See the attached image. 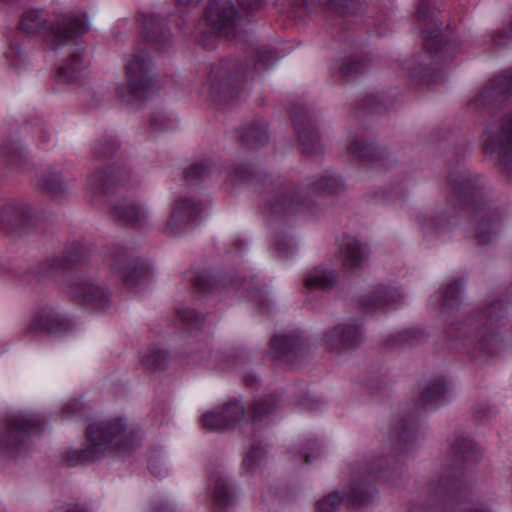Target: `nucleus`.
Masks as SVG:
<instances>
[{
    "label": "nucleus",
    "mask_w": 512,
    "mask_h": 512,
    "mask_svg": "<svg viewBox=\"0 0 512 512\" xmlns=\"http://www.w3.org/2000/svg\"><path fill=\"white\" fill-rule=\"evenodd\" d=\"M233 184L249 183L263 194V212L274 218L289 217L308 210L315 196L335 195L344 191L340 176L325 173L301 185L288 180H272L267 174L252 170L248 164L232 167L227 173Z\"/></svg>",
    "instance_id": "f257e3e1"
},
{
    "label": "nucleus",
    "mask_w": 512,
    "mask_h": 512,
    "mask_svg": "<svg viewBox=\"0 0 512 512\" xmlns=\"http://www.w3.org/2000/svg\"><path fill=\"white\" fill-rule=\"evenodd\" d=\"M418 409L415 405L411 412L402 416L399 424L390 432L395 455L389 459L380 457L375 462H360L352 469L350 484L345 492L348 507L357 509L374 503L378 495L374 481L396 482L403 476L406 468L399 461L398 455L409 452L413 447L418 428Z\"/></svg>",
    "instance_id": "f03ea898"
},
{
    "label": "nucleus",
    "mask_w": 512,
    "mask_h": 512,
    "mask_svg": "<svg viewBox=\"0 0 512 512\" xmlns=\"http://www.w3.org/2000/svg\"><path fill=\"white\" fill-rule=\"evenodd\" d=\"M512 96V68L495 78L473 99L471 105L478 111L493 113L505 107ZM481 145L485 157L512 181V112L489 123L482 132Z\"/></svg>",
    "instance_id": "7ed1b4c3"
},
{
    "label": "nucleus",
    "mask_w": 512,
    "mask_h": 512,
    "mask_svg": "<svg viewBox=\"0 0 512 512\" xmlns=\"http://www.w3.org/2000/svg\"><path fill=\"white\" fill-rule=\"evenodd\" d=\"M85 435V444L66 452L64 460L68 466L94 464L111 453L128 454L141 443L139 429L122 417L94 422L87 426Z\"/></svg>",
    "instance_id": "20e7f679"
},
{
    "label": "nucleus",
    "mask_w": 512,
    "mask_h": 512,
    "mask_svg": "<svg viewBox=\"0 0 512 512\" xmlns=\"http://www.w3.org/2000/svg\"><path fill=\"white\" fill-rule=\"evenodd\" d=\"M448 186L463 208H467L476 222L475 238L479 245L492 242L497 235L496 224L500 211L484 200L485 180L470 169H455L448 174Z\"/></svg>",
    "instance_id": "39448f33"
},
{
    "label": "nucleus",
    "mask_w": 512,
    "mask_h": 512,
    "mask_svg": "<svg viewBox=\"0 0 512 512\" xmlns=\"http://www.w3.org/2000/svg\"><path fill=\"white\" fill-rule=\"evenodd\" d=\"M19 28L26 35L42 34L44 42L52 50L75 44L76 40L89 30L86 14L74 12L58 15L55 20L48 22L41 9L27 10L19 22Z\"/></svg>",
    "instance_id": "423d86ee"
},
{
    "label": "nucleus",
    "mask_w": 512,
    "mask_h": 512,
    "mask_svg": "<svg viewBox=\"0 0 512 512\" xmlns=\"http://www.w3.org/2000/svg\"><path fill=\"white\" fill-rule=\"evenodd\" d=\"M508 320L507 303L492 301L485 308L468 318L459 328L464 335V345L488 355H497L505 348L503 339L495 332Z\"/></svg>",
    "instance_id": "0eeeda50"
},
{
    "label": "nucleus",
    "mask_w": 512,
    "mask_h": 512,
    "mask_svg": "<svg viewBox=\"0 0 512 512\" xmlns=\"http://www.w3.org/2000/svg\"><path fill=\"white\" fill-rule=\"evenodd\" d=\"M462 475L461 468H452L448 475L431 480L425 488L422 503L413 506L410 512H490L467 501V487Z\"/></svg>",
    "instance_id": "6e6552de"
},
{
    "label": "nucleus",
    "mask_w": 512,
    "mask_h": 512,
    "mask_svg": "<svg viewBox=\"0 0 512 512\" xmlns=\"http://www.w3.org/2000/svg\"><path fill=\"white\" fill-rule=\"evenodd\" d=\"M430 0H420L418 5V15L425 25L430 22L434 29L425 28L427 36L424 37L425 53L419 55L421 61L410 71L411 77L421 82L430 84L436 83L440 74L438 72V63L446 61V54L450 44L443 39L440 29L443 23L435 18L429 9Z\"/></svg>",
    "instance_id": "1a4fd4ad"
},
{
    "label": "nucleus",
    "mask_w": 512,
    "mask_h": 512,
    "mask_svg": "<svg viewBox=\"0 0 512 512\" xmlns=\"http://www.w3.org/2000/svg\"><path fill=\"white\" fill-rule=\"evenodd\" d=\"M46 425L43 416L33 412H14L0 420V454L8 455L25 449L33 435Z\"/></svg>",
    "instance_id": "9d476101"
},
{
    "label": "nucleus",
    "mask_w": 512,
    "mask_h": 512,
    "mask_svg": "<svg viewBox=\"0 0 512 512\" xmlns=\"http://www.w3.org/2000/svg\"><path fill=\"white\" fill-rule=\"evenodd\" d=\"M126 80V86L118 88V95L123 101L140 102L152 94L155 80L151 73V58L147 52L141 51L128 61Z\"/></svg>",
    "instance_id": "9b49d317"
},
{
    "label": "nucleus",
    "mask_w": 512,
    "mask_h": 512,
    "mask_svg": "<svg viewBox=\"0 0 512 512\" xmlns=\"http://www.w3.org/2000/svg\"><path fill=\"white\" fill-rule=\"evenodd\" d=\"M247 66L236 60H224L213 66L210 73V94L218 102H226L239 93L246 79Z\"/></svg>",
    "instance_id": "f8f14e48"
},
{
    "label": "nucleus",
    "mask_w": 512,
    "mask_h": 512,
    "mask_svg": "<svg viewBox=\"0 0 512 512\" xmlns=\"http://www.w3.org/2000/svg\"><path fill=\"white\" fill-rule=\"evenodd\" d=\"M90 249L81 242L72 243L66 248L62 256H56L39 263L32 275L38 281L55 278L59 273L66 272L78 264L84 263L89 257Z\"/></svg>",
    "instance_id": "ddd939ff"
},
{
    "label": "nucleus",
    "mask_w": 512,
    "mask_h": 512,
    "mask_svg": "<svg viewBox=\"0 0 512 512\" xmlns=\"http://www.w3.org/2000/svg\"><path fill=\"white\" fill-rule=\"evenodd\" d=\"M105 261L118 273L125 286L132 288L148 275V268L137 258L132 257L122 246H109Z\"/></svg>",
    "instance_id": "4468645a"
},
{
    "label": "nucleus",
    "mask_w": 512,
    "mask_h": 512,
    "mask_svg": "<svg viewBox=\"0 0 512 512\" xmlns=\"http://www.w3.org/2000/svg\"><path fill=\"white\" fill-rule=\"evenodd\" d=\"M205 19L211 33L233 38L240 16L232 0H209Z\"/></svg>",
    "instance_id": "2eb2a0df"
},
{
    "label": "nucleus",
    "mask_w": 512,
    "mask_h": 512,
    "mask_svg": "<svg viewBox=\"0 0 512 512\" xmlns=\"http://www.w3.org/2000/svg\"><path fill=\"white\" fill-rule=\"evenodd\" d=\"M305 353L306 342L299 331L275 334L271 339L269 355L273 361L295 365Z\"/></svg>",
    "instance_id": "dca6fc26"
},
{
    "label": "nucleus",
    "mask_w": 512,
    "mask_h": 512,
    "mask_svg": "<svg viewBox=\"0 0 512 512\" xmlns=\"http://www.w3.org/2000/svg\"><path fill=\"white\" fill-rule=\"evenodd\" d=\"M204 209L201 201L194 197L179 198L174 204L164 232L171 236L181 235L197 224Z\"/></svg>",
    "instance_id": "f3484780"
},
{
    "label": "nucleus",
    "mask_w": 512,
    "mask_h": 512,
    "mask_svg": "<svg viewBox=\"0 0 512 512\" xmlns=\"http://www.w3.org/2000/svg\"><path fill=\"white\" fill-rule=\"evenodd\" d=\"M69 293L87 308L95 311L102 312L111 306L109 291L104 286L94 283L90 278L72 277L69 283Z\"/></svg>",
    "instance_id": "a211bd4d"
},
{
    "label": "nucleus",
    "mask_w": 512,
    "mask_h": 512,
    "mask_svg": "<svg viewBox=\"0 0 512 512\" xmlns=\"http://www.w3.org/2000/svg\"><path fill=\"white\" fill-rule=\"evenodd\" d=\"M323 340L332 349H356L365 340L364 326L357 319H348L325 331Z\"/></svg>",
    "instance_id": "6ab92c4d"
},
{
    "label": "nucleus",
    "mask_w": 512,
    "mask_h": 512,
    "mask_svg": "<svg viewBox=\"0 0 512 512\" xmlns=\"http://www.w3.org/2000/svg\"><path fill=\"white\" fill-rule=\"evenodd\" d=\"M302 147L303 154L314 156L323 153V146L317 128L312 122L309 111L299 106H293L290 111Z\"/></svg>",
    "instance_id": "aec40b11"
},
{
    "label": "nucleus",
    "mask_w": 512,
    "mask_h": 512,
    "mask_svg": "<svg viewBox=\"0 0 512 512\" xmlns=\"http://www.w3.org/2000/svg\"><path fill=\"white\" fill-rule=\"evenodd\" d=\"M245 415V407L239 400L226 402L223 406L208 411L201 417L202 426L210 432H223L233 429Z\"/></svg>",
    "instance_id": "412c9836"
},
{
    "label": "nucleus",
    "mask_w": 512,
    "mask_h": 512,
    "mask_svg": "<svg viewBox=\"0 0 512 512\" xmlns=\"http://www.w3.org/2000/svg\"><path fill=\"white\" fill-rule=\"evenodd\" d=\"M72 329V321L52 307L43 308L27 327L28 332L44 331L50 335H62Z\"/></svg>",
    "instance_id": "4be33fe9"
},
{
    "label": "nucleus",
    "mask_w": 512,
    "mask_h": 512,
    "mask_svg": "<svg viewBox=\"0 0 512 512\" xmlns=\"http://www.w3.org/2000/svg\"><path fill=\"white\" fill-rule=\"evenodd\" d=\"M347 152L363 164L379 165L386 168L395 162L391 153L385 148L366 143L358 138H354L347 146Z\"/></svg>",
    "instance_id": "5701e85b"
},
{
    "label": "nucleus",
    "mask_w": 512,
    "mask_h": 512,
    "mask_svg": "<svg viewBox=\"0 0 512 512\" xmlns=\"http://www.w3.org/2000/svg\"><path fill=\"white\" fill-rule=\"evenodd\" d=\"M31 225L32 214L27 204L9 203L0 211V227L7 233L15 230L26 231Z\"/></svg>",
    "instance_id": "b1692460"
},
{
    "label": "nucleus",
    "mask_w": 512,
    "mask_h": 512,
    "mask_svg": "<svg viewBox=\"0 0 512 512\" xmlns=\"http://www.w3.org/2000/svg\"><path fill=\"white\" fill-rule=\"evenodd\" d=\"M455 213L454 206H450L448 210L437 209L431 216L420 213L417 216V222L425 235L444 233L458 224Z\"/></svg>",
    "instance_id": "393cba45"
},
{
    "label": "nucleus",
    "mask_w": 512,
    "mask_h": 512,
    "mask_svg": "<svg viewBox=\"0 0 512 512\" xmlns=\"http://www.w3.org/2000/svg\"><path fill=\"white\" fill-rule=\"evenodd\" d=\"M88 63L84 59V49L77 47L70 57L60 64L56 71L55 80L58 83H80Z\"/></svg>",
    "instance_id": "a878e982"
},
{
    "label": "nucleus",
    "mask_w": 512,
    "mask_h": 512,
    "mask_svg": "<svg viewBox=\"0 0 512 512\" xmlns=\"http://www.w3.org/2000/svg\"><path fill=\"white\" fill-rule=\"evenodd\" d=\"M342 266L346 271H354L362 267L368 253L366 247L357 237L344 236L339 244Z\"/></svg>",
    "instance_id": "bb28decb"
},
{
    "label": "nucleus",
    "mask_w": 512,
    "mask_h": 512,
    "mask_svg": "<svg viewBox=\"0 0 512 512\" xmlns=\"http://www.w3.org/2000/svg\"><path fill=\"white\" fill-rule=\"evenodd\" d=\"M143 29L141 31L144 39L154 45L163 46L171 38L167 26V19L155 13L143 15Z\"/></svg>",
    "instance_id": "cd10ccee"
},
{
    "label": "nucleus",
    "mask_w": 512,
    "mask_h": 512,
    "mask_svg": "<svg viewBox=\"0 0 512 512\" xmlns=\"http://www.w3.org/2000/svg\"><path fill=\"white\" fill-rule=\"evenodd\" d=\"M112 216L115 221L121 224L137 226L145 222L147 212L138 202L123 199L113 206Z\"/></svg>",
    "instance_id": "c85d7f7f"
},
{
    "label": "nucleus",
    "mask_w": 512,
    "mask_h": 512,
    "mask_svg": "<svg viewBox=\"0 0 512 512\" xmlns=\"http://www.w3.org/2000/svg\"><path fill=\"white\" fill-rule=\"evenodd\" d=\"M400 298L397 290L380 286L371 294L364 295L360 299V305L364 312L372 313L376 310L385 308L395 303Z\"/></svg>",
    "instance_id": "c756f323"
},
{
    "label": "nucleus",
    "mask_w": 512,
    "mask_h": 512,
    "mask_svg": "<svg viewBox=\"0 0 512 512\" xmlns=\"http://www.w3.org/2000/svg\"><path fill=\"white\" fill-rule=\"evenodd\" d=\"M243 144L250 149H258L269 141L267 122L261 118L252 120L239 131Z\"/></svg>",
    "instance_id": "7c9ffc66"
},
{
    "label": "nucleus",
    "mask_w": 512,
    "mask_h": 512,
    "mask_svg": "<svg viewBox=\"0 0 512 512\" xmlns=\"http://www.w3.org/2000/svg\"><path fill=\"white\" fill-rule=\"evenodd\" d=\"M448 387L444 379L435 378L421 389V405L437 408L448 401Z\"/></svg>",
    "instance_id": "2f4dec72"
},
{
    "label": "nucleus",
    "mask_w": 512,
    "mask_h": 512,
    "mask_svg": "<svg viewBox=\"0 0 512 512\" xmlns=\"http://www.w3.org/2000/svg\"><path fill=\"white\" fill-rule=\"evenodd\" d=\"M337 282V274L332 269L317 266L304 277L305 287L310 290H330Z\"/></svg>",
    "instance_id": "473e14b6"
},
{
    "label": "nucleus",
    "mask_w": 512,
    "mask_h": 512,
    "mask_svg": "<svg viewBox=\"0 0 512 512\" xmlns=\"http://www.w3.org/2000/svg\"><path fill=\"white\" fill-rule=\"evenodd\" d=\"M36 184L40 190L52 196H61L68 190L61 172L53 168L41 172L37 176Z\"/></svg>",
    "instance_id": "72a5a7b5"
},
{
    "label": "nucleus",
    "mask_w": 512,
    "mask_h": 512,
    "mask_svg": "<svg viewBox=\"0 0 512 512\" xmlns=\"http://www.w3.org/2000/svg\"><path fill=\"white\" fill-rule=\"evenodd\" d=\"M452 452L456 460L475 464L480 461L482 454L477 445L467 436L457 434L452 443Z\"/></svg>",
    "instance_id": "f704fd0d"
},
{
    "label": "nucleus",
    "mask_w": 512,
    "mask_h": 512,
    "mask_svg": "<svg viewBox=\"0 0 512 512\" xmlns=\"http://www.w3.org/2000/svg\"><path fill=\"white\" fill-rule=\"evenodd\" d=\"M191 281L193 287L200 293H212L220 286L228 288L238 284L234 278L228 280L225 277H216L210 272L197 273L191 278Z\"/></svg>",
    "instance_id": "c9c22d12"
},
{
    "label": "nucleus",
    "mask_w": 512,
    "mask_h": 512,
    "mask_svg": "<svg viewBox=\"0 0 512 512\" xmlns=\"http://www.w3.org/2000/svg\"><path fill=\"white\" fill-rule=\"evenodd\" d=\"M121 182L118 174L110 168L94 172L88 179V186L95 194H107Z\"/></svg>",
    "instance_id": "e433bc0d"
},
{
    "label": "nucleus",
    "mask_w": 512,
    "mask_h": 512,
    "mask_svg": "<svg viewBox=\"0 0 512 512\" xmlns=\"http://www.w3.org/2000/svg\"><path fill=\"white\" fill-rule=\"evenodd\" d=\"M235 498V491L233 485L227 477L216 475L215 484L213 489L214 503L220 507L225 508L233 504Z\"/></svg>",
    "instance_id": "4c0bfd02"
},
{
    "label": "nucleus",
    "mask_w": 512,
    "mask_h": 512,
    "mask_svg": "<svg viewBox=\"0 0 512 512\" xmlns=\"http://www.w3.org/2000/svg\"><path fill=\"white\" fill-rule=\"evenodd\" d=\"M169 354L156 346L149 348L141 357L142 363L153 372L164 371L167 368Z\"/></svg>",
    "instance_id": "58836bf2"
},
{
    "label": "nucleus",
    "mask_w": 512,
    "mask_h": 512,
    "mask_svg": "<svg viewBox=\"0 0 512 512\" xmlns=\"http://www.w3.org/2000/svg\"><path fill=\"white\" fill-rule=\"evenodd\" d=\"M424 339L425 335L420 329H409L389 336L385 341V345L387 347H405L419 343Z\"/></svg>",
    "instance_id": "ea45409f"
},
{
    "label": "nucleus",
    "mask_w": 512,
    "mask_h": 512,
    "mask_svg": "<svg viewBox=\"0 0 512 512\" xmlns=\"http://www.w3.org/2000/svg\"><path fill=\"white\" fill-rule=\"evenodd\" d=\"M279 400L274 395H266L254 401L251 406L253 421H262L278 408Z\"/></svg>",
    "instance_id": "a19ab883"
},
{
    "label": "nucleus",
    "mask_w": 512,
    "mask_h": 512,
    "mask_svg": "<svg viewBox=\"0 0 512 512\" xmlns=\"http://www.w3.org/2000/svg\"><path fill=\"white\" fill-rule=\"evenodd\" d=\"M0 157L9 166L20 167L25 161L23 148L12 141L0 145Z\"/></svg>",
    "instance_id": "79ce46f5"
},
{
    "label": "nucleus",
    "mask_w": 512,
    "mask_h": 512,
    "mask_svg": "<svg viewBox=\"0 0 512 512\" xmlns=\"http://www.w3.org/2000/svg\"><path fill=\"white\" fill-rule=\"evenodd\" d=\"M212 172V164L210 160H204L198 163H195L188 168H186L184 172L185 180L188 183L197 182L203 180Z\"/></svg>",
    "instance_id": "37998d69"
},
{
    "label": "nucleus",
    "mask_w": 512,
    "mask_h": 512,
    "mask_svg": "<svg viewBox=\"0 0 512 512\" xmlns=\"http://www.w3.org/2000/svg\"><path fill=\"white\" fill-rule=\"evenodd\" d=\"M344 503V497L333 491L316 502V512H338Z\"/></svg>",
    "instance_id": "c03bdc74"
},
{
    "label": "nucleus",
    "mask_w": 512,
    "mask_h": 512,
    "mask_svg": "<svg viewBox=\"0 0 512 512\" xmlns=\"http://www.w3.org/2000/svg\"><path fill=\"white\" fill-rule=\"evenodd\" d=\"M119 148L118 142L112 136H104L93 146V153L99 159L112 157Z\"/></svg>",
    "instance_id": "a18cd8bd"
},
{
    "label": "nucleus",
    "mask_w": 512,
    "mask_h": 512,
    "mask_svg": "<svg viewBox=\"0 0 512 512\" xmlns=\"http://www.w3.org/2000/svg\"><path fill=\"white\" fill-rule=\"evenodd\" d=\"M385 107L378 100L376 95L369 94L364 97L361 103L355 108L354 117L356 119L365 115L373 114L374 112H381Z\"/></svg>",
    "instance_id": "49530a36"
},
{
    "label": "nucleus",
    "mask_w": 512,
    "mask_h": 512,
    "mask_svg": "<svg viewBox=\"0 0 512 512\" xmlns=\"http://www.w3.org/2000/svg\"><path fill=\"white\" fill-rule=\"evenodd\" d=\"M462 288L463 284L458 280L449 283L442 295V305L450 309L459 307Z\"/></svg>",
    "instance_id": "de8ad7c7"
},
{
    "label": "nucleus",
    "mask_w": 512,
    "mask_h": 512,
    "mask_svg": "<svg viewBox=\"0 0 512 512\" xmlns=\"http://www.w3.org/2000/svg\"><path fill=\"white\" fill-rule=\"evenodd\" d=\"M273 245L279 257L288 258L295 254L296 246L292 239L284 234L277 233L273 238Z\"/></svg>",
    "instance_id": "09e8293b"
},
{
    "label": "nucleus",
    "mask_w": 512,
    "mask_h": 512,
    "mask_svg": "<svg viewBox=\"0 0 512 512\" xmlns=\"http://www.w3.org/2000/svg\"><path fill=\"white\" fill-rule=\"evenodd\" d=\"M180 320L189 329H200L204 323V316L194 309L184 308L177 311Z\"/></svg>",
    "instance_id": "8fccbe9b"
},
{
    "label": "nucleus",
    "mask_w": 512,
    "mask_h": 512,
    "mask_svg": "<svg viewBox=\"0 0 512 512\" xmlns=\"http://www.w3.org/2000/svg\"><path fill=\"white\" fill-rule=\"evenodd\" d=\"M266 452L267 451L260 442L252 443L250 450L243 459V466L249 471L253 470L257 465L260 464L261 459L266 454Z\"/></svg>",
    "instance_id": "3c124183"
},
{
    "label": "nucleus",
    "mask_w": 512,
    "mask_h": 512,
    "mask_svg": "<svg viewBox=\"0 0 512 512\" xmlns=\"http://www.w3.org/2000/svg\"><path fill=\"white\" fill-rule=\"evenodd\" d=\"M364 70L365 63L359 59H346L340 66V73L346 80L362 74Z\"/></svg>",
    "instance_id": "603ef678"
},
{
    "label": "nucleus",
    "mask_w": 512,
    "mask_h": 512,
    "mask_svg": "<svg viewBox=\"0 0 512 512\" xmlns=\"http://www.w3.org/2000/svg\"><path fill=\"white\" fill-rule=\"evenodd\" d=\"M279 57L272 49L262 47L256 52L255 67L256 69H268L271 67Z\"/></svg>",
    "instance_id": "864d4df0"
},
{
    "label": "nucleus",
    "mask_w": 512,
    "mask_h": 512,
    "mask_svg": "<svg viewBox=\"0 0 512 512\" xmlns=\"http://www.w3.org/2000/svg\"><path fill=\"white\" fill-rule=\"evenodd\" d=\"M61 414L63 418H83L84 405L81 400L74 399L63 406Z\"/></svg>",
    "instance_id": "5fc2aeb1"
},
{
    "label": "nucleus",
    "mask_w": 512,
    "mask_h": 512,
    "mask_svg": "<svg viewBox=\"0 0 512 512\" xmlns=\"http://www.w3.org/2000/svg\"><path fill=\"white\" fill-rule=\"evenodd\" d=\"M150 126L155 131H164L172 126V122L163 112L156 111L150 116Z\"/></svg>",
    "instance_id": "6e6d98bb"
},
{
    "label": "nucleus",
    "mask_w": 512,
    "mask_h": 512,
    "mask_svg": "<svg viewBox=\"0 0 512 512\" xmlns=\"http://www.w3.org/2000/svg\"><path fill=\"white\" fill-rule=\"evenodd\" d=\"M240 8L247 14H253L262 10L265 6L263 0H237Z\"/></svg>",
    "instance_id": "4d7b16f0"
},
{
    "label": "nucleus",
    "mask_w": 512,
    "mask_h": 512,
    "mask_svg": "<svg viewBox=\"0 0 512 512\" xmlns=\"http://www.w3.org/2000/svg\"><path fill=\"white\" fill-rule=\"evenodd\" d=\"M214 357H215L216 361H218L219 366H221V368H223V369L228 368L229 366L235 364V360L232 357V354H228L226 352L225 353L216 352Z\"/></svg>",
    "instance_id": "13d9d810"
},
{
    "label": "nucleus",
    "mask_w": 512,
    "mask_h": 512,
    "mask_svg": "<svg viewBox=\"0 0 512 512\" xmlns=\"http://www.w3.org/2000/svg\"><path fill=\"white\" fill-rule=\"evenodd\" d=\"M510 38H512V23L505 31L500 32L498 35L495 36V38L493 39V43L497 47L504 46L506 45L505 40Z\"/></svg>",
    "instance_id": "bf43d9fd"
},
{
    "label": "nucleus",
    "mask_w": 512,
    "mask_h": 512,
    "mask_svg": "<svg viewBox=\"0 0 512 512\" xmlns=\"http://www.w3.org/2000/svg\"><path fill=\"white\" fill-rule=\"evenodd\" d=\"M34 134L42 143L48 142L51 137L49 130L43 125H38L37 127H35Z\"/></svg>",
    "instance_id": "052dcab7"
},
{
    "label": "nucleus",
    "mask_w": 512,
    "mask_h": 512,
    "mask_svg": "<svg viewBox=\"0 0 512 512\" xmlns=\"http://www.w3.org/2000/svg\"><path fill=\"white\" fill-rule=\"evenodd\" d=\"M243 382L245 384V386L247 387H254L256 386V384L258 383V376L253 373V372H250V373H247L243 376Z\"/></svg>",
    "instance_id": "680f3d73"
},
{
    "label": "nucleus",
    "mask_w": 512,
    "mask_h": 512,
    "mask_svg": "<svg viewBox=\"0 0 512 512\" xmlns=\"http://www.w3.org/2000/svg\"><path fill=\"white\" fill-rule=\"evenodd\" d=\"M65 512H90V510L84 504H73L68 505Z\"/></svg>",
    "instance_id": "e2e57ef3"
},
{
    "label": "nucleus",
    "mask_w": 512,
    "mask_h": 512,
    "mask_svg": "<svg viewBox=\"0 0 512 512\" xmlns=\"http://www.w3.org/2000/svg\"><path fill=\"white\" fill-rule=\"evenodd\" d=\"M153 512H173L167 503H157L153 506Z\"/></svg>",
    "instance_id": "0e129e2a"
},
{
    "label": "nucleus",
    "mask_w": 512,
    "mask_h": 512,
    "mask_svg": "<svg viewBox=\"0 0 512 512\" xmlns=\"http://www.w3.org/2000/svg\"><path fill=\"white\" fill-rule=\"evenodd\" d=\"M203 1L204 0H177V3L183 7H195Z\"/></svg>",
    "instance_id": "69168bd1"
},
{
    "label": "nucleus",
    "mask_w": 512,
    "mask_h": 512,
    "mask_svg": "<svg viewBox=\"0 0 512 512\" xmlns=\"http://www.w3.org/2000/svg\"><path fill=\"white\" fill-rule=\"evenodd\" d=\"M210 36H207L206 33H203V35H200L198 32H195L194 33V38L197 42L199 43H202L204 46H208V43L206 42V40L209 38Z\"/></svg>",
    "instance_id": "338daca9"
},
{
    "label": "nucleus",
    "mask_w": 512,
    "mask_h": 512,
    "mask_svg": "<svg viewBox=\"0 0 512 512\" xmlns=\"http://www.w3.org/2000/svg\"><path fill=\"white\" fill-rule=\"evenodd\" d=\"M303 405H305L308 409H315L317 406H318V401H311V400H307L305 399L303 402H302Z\"/></svg>",
    "instance_id": "774afa93"
}]
</instances>
